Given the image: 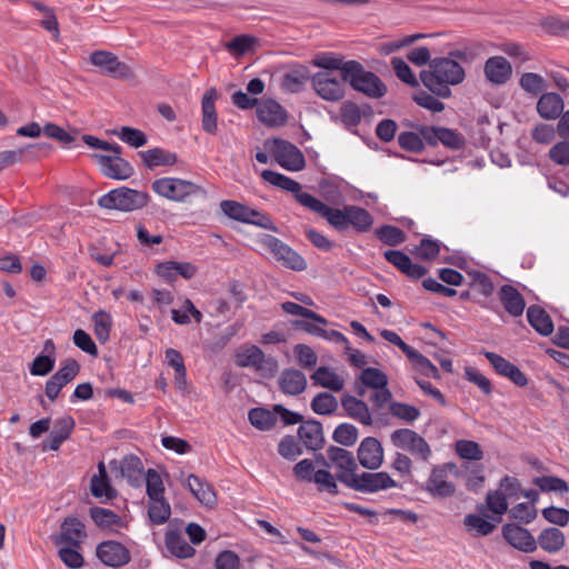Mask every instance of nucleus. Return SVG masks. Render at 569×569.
I'll list each match as a JSON object with an SVG mask.
<instances>
[{"label":"nucleus","instance_id":"a18cd8bd","mask_svg":"<svg viewBox=\"0 0 569 569\" xmlns=\"http://www.w3.org/2000/svg\"><path fill=\"white\" fill-rule=\"evenodd\" d=\"M442 247L443 243L441 241L430 236H425L420 243L415 246L410 252L418 260L432 261L439 256Z\"/></svg>","mask_w":569,"mask_h":569},{"label":"nucleus","instance_id":"864d4df0","mask_svg":"<svg viewBox=\"0 0 569 569\" xmlns=\"http://www.w3.org/2000/svg\"><path fill=\"white\" fill-rule=\"evenodd\" d=\"M389 412L392 417L407 423H413L421 416L417 407L399 401L390 402Z\"/></svg>","mask_w":569,"mask_h":569},{"label":"nucleus","instance_id":"13d9d810","mask_svg":"<svg viewBox=\"0 0 569 569\" xmlns=\"http://www.w3.org/2000/svg\"><path fill=\"white\" fill-rule=\"evenodd\" d=\"M332 439L341 446L351 447L358 440V429L351 423L342 422L333 430Z\"/></svg>","mask_w":569,"mask_h":569},{"label":"nucleus","instance_id":"72a5a7b5","mask_svg":"<svg viewBox=\"0 0 569 569\" xmlns=\"http://www.w3.org/2000/svg\"><path fill=\"white\" fill-rule=\"evenodd\" d=\"M499 299L505 310L512 317H520L526 308L522 295L511 284H503L499 290Z\"/></svg>","mask_w":569,"mask_h":569},{"label":"nucleus","instance_id":"39448f33","mask_svg":"<svg viewBox=\"0 0 569 569\" xmlns=\"http://www.w3.org/2000/svg\"><path fill=\"white\" fill-rule=\"evenodd\" d=\"M220 209L223 214L234 221L253 224L274 232L278 231V228L268 214L236 200H222Z\"/></svg>","mask_w":569,"mask_h":569},{"label":"nucleus","instance_id":"2f4dec72","mask_svg":"<svg viewBox=\"0 0 569 569\" xmlns=\"http://www.w3.org/2000/svg\"><path fill=\"white\" fill-rule=\"evenodd\" d=\"M258 119L267 126H282L287 121V112L280 103L269 99L257 108Z\"/></svg>","mask_w":569,"mask_h":569},{"label":"nucleus","instance_id":"f8f14e48","mask_svg":"<svg viewBox=\"0 0 569 569\" xmlns=\"http://www.w3.org/2000/svg\"><path fill=\"white\" fill-rule=\"evenodd\" d=\"M271 152L277 163L288 171H300L306 167V159L300 149L293 143L274 139Z\"/></svg>","mask_w":569,"mask_h":569},{"label":"nucleus","instance_id":"de8ad7c7","mask_svg":"<svg viewBox=\"0 0 569 569\" xmlns=\"http://www.w3.org/2000/svg\"><path fill=\"white\" fill-rule=\"evenodd\" d=\"M407 357L412 362L415 369L421 375L432 379H440L438 368L421 352L412 348Z\"/></svg>","mask_w":569,"mask_h":569},{"label":"nucleus","instance_id":"c756f323","mask_svg":"<svg viewBox=\"0 0 569 569\" xmlns=\"http://www.w3.org/2000/svg\"><path fill=\"white\" fill-rule=\"evenodd\" d=\"M341 406L349 418L362 423L363 426L372 425L373 420L371 412L363 400L349 393H343L341 396Z\"/></svg>","mask_w":569,"mask_h":569},{"label":"nucleus","instance_id":"9d476101","mask_svg":"<svg viewBox=\"0 0 569 569\" xmlns=\"http://www.w3.org/2000/svg\"><path fill=\"white\" fill-rule=\"evenodd\" d=\"M89 62L97 67L102 74L114 79H129L132 77L130 67L120 61L111 51L96 50L89 56Z\"/></svg>","mask_w":569,"mask_h":569},{"label":"nucleus","instance_id":"20e7f679","mask_svg":"<svg viewBox=\"0 0 569 569\" xmlns=\"http://www.w3.org/2000/svg\"><path fill=\"white\" fill-rule=\"evenodd\" d=\"M292 473L298 481L315 483L320 492L332 496L339 493L335 476L327 469H315L311 459H302L295 465Z\"/></svg>","mask_w":569,"mask_h":569},{"label":"nucleus","instance_id":"ea45409f","mask_svg":"<svg viewBox=\"0 0 569 569\" xmlns=\"http://www.w3.org/2000/svg\"><path fill=\"white\" fill-rule=\"evenodd\" d=\"M529 325L541 336L548 337L553 332L550 316L539 306H530L527 310Z\"/></svg>","mask_w":569,"mask_h":569},{"label":"nucleus","instance_id":"473e14b6","mask_svg":"<svg viewBox=\"0 0 569 569\" xmlns=\"http://www.w3.org/2000/svg\"><path fill=\"white\" fill-rule=\"evenodd\" d=\"M563 99L556 92L542 93L537 102L538 114L546 120L558 119L563 111Z\"/></svg>","mask_w":569,"mask_h":569},{"label":"nucleus","instance_id":"4be33fe9","mask_svg":"<svg viewBox=\"0 0 569 569\" xmlns=\"http://www.w3.org/2000/svg\"><path fill=\"white\" fill-rule=\"evenodd\" d=\"M359 463L370 470H377L383 462V448L375 437L365 438L357 451Z\"/></svg>","mask_w":569,"mask_h":569},{"label":"nucleus","instance_id":"4c0bfd02","mask_svg":"<svg viewBox=\"0 0 569 569\" xmlns=\"http://www.w3.org/2000/svg\"><path fill=\"white\" fill-rule=\"evenodd\" d=\"M309 80V71L305 67H298L284 72L280 80V88L288 93H298L302 91L306 82Z\"/></svg>","mask_w":569,"mask_h":569},{"label":"nucleus","instance_id":"6ab92c4d","mask_svg":"<svg viewBox=\"0 0 569 569\" xmlns=\"http://www.w3.org/2000/svg\"><path fill=\"white\" fill-rule=\"evenodd\" d=\"M480 353L486 357L498 375L508 378L518 387H526L528 385L527 376L502 356L487 350H482Z\"/></svg>","mask_w":569,"mask_h":569},{"label":"nucleus","instance_id":"052dcab7","mask_svg":"<svg viewBox=\"0 0 569 569\" xmlns=\"http://www.w3.org/2000/svg\"><path fill=\"white\" fill-rule=\"evenodd\" d=\"M533 483L543 492L566 493L569 491L567 481L556 476L537 477L533 479Z\"/></svg>","mask_w":569,"mask_h":569},{"label":"nucleus","instance_id":"e2e57ef3","mask_svg":"<svg viewBox=\"0 0 569 569\" xmlns=\"http://www.w3.org/2000/svg\"><path fill=\"white\" fill-rule=\"evenodd\" d=\"M281 309L288 313V315H292V316H301L306 319H310L317 323H320V325H328V320L318 315L317 312L308 309V308H305L296 302H292V301H286L281 305Z\"/></svg>","mask_w":569,"mask_h":569},{"label":"nucleus","instance_id":"bf43d9fd","mask_svg":"<svg viewBox=\"0 0 569 569\" xmlns=\"http://www.w3.org/2000/svg\"><path fill=\"white\" fill-rule=\"evenodd\" d=\"M89 513L99 528H111L120 522V517L110 509L91 507Z\"/></svg>","mask_w":569,"mask_h":569},{"label":"nucleus","instance_id":"0e129e2a","mask_svg":"<svg viewBox=\"0 0 569 569\" xmlns=\"http://www.w3.org/2000/svg\"><path fill=\"white\" fill-rule=\"evenodd\" d=\"M117 137L133 148L143 147L148 139L143 131L131 127H122L119 131H113Z\"/></svg>","mask_w":569,"mask_h":569},{"label":"nucleus","instance_id":"603ef678","mask_svg":"<svg viewBox=\"0 0 569 569\" xmlns=\"http://www.w3.org/2000/svg\"><path fill=\"white\" fill-rule=\"evenodd\" d=\"M250 423L259 430H270L276 425V416L266 408H252L248 413Z\"/></svg>","mask_w":569,"mask_h":569},{"label":"nucleus","instance_id":"4468645a","mask_svg":"<svg viewBox=\"0 0 569 569\" xmlns=\"http://www.w3.org/2000/svg\"><path fill=\"white\" fill-rule=\"evenodd\" d=\"M303 207L325 218L337 231L343 232L349 228L347 206L342 209L331 208L316 197H303Z\"/></svg>","mask_w":569,"mask_h":569},{"label":"nucleus","instance_id":"9b49d317","mask_svg":"<svg viewBox=\"0 0 569 569\" xmlns=\"http://www.w3.org/2000/svg\"><path fill=\"white\" fill-rule=\"evenodd\" d=\"M398 483L386 471L378 472H362L356 473L353 479H350L349 487L355 491L362 493H376L382 490L397 488Z\"/></svg>","mask_w":569,"mask_h":569},{"label":"nucleus","instance_id":"8fccbe9b","mask_svg":"<svg viewBox=\"0 0 569 569\" xmlns=\"http://www.w3.org/2000/svg\"><path fill=\"white\" fill-rule=\"evenodd\" d=\"M375 236L385 244L396 247L406 241V233L399 227L382 224L375 230Z\"/></svg>","mask_w":569,"mask_h":569},{"label":"nucleus","instance_id":"f03ea898","mask_svg":"<svg viewBox=\"0 0 569 569\" xmlns=\"http://www.w3.org/2000/svg\"><path fill=\"white\" fill-rule=\"evenodd\" d=\"M342 81L348 82L353 90L372 99L382 98L387 92V87L381 79L372 71L366 70L356 60L346 62Z\"/></svg>","mask_w":569,"mask_h":569},{"label":"nucleus","instance_id":"423d86ee","mask_svg":"<svg viewBox=\"0 0 569 569\" xmlns=\"http://www.w3.org/2000/svg\"><path fill=\"white\" fill-rule=\"evenodd\" d=\"M151 188L157 194L176 202H183L190 196L206 194V190L192 181L171 177L156 179Z\"/></svg>","mask_w":569,"mask_h":569},{"label":"nucleus","instance_id":"338daca9","mask_svg":"<svg viewBox=\"0 0 569 569\" xmlns=\"http://www.w3.org/2000/svg\"><path fill=\"white\" fill-rule=\"evenodd\" d=\"M520 87L528 93L537 96L546 88L545 79L535 72H525L519 80Z\"/></svg>","mask_w":569,"mask_h":569},{"label":"nucleus","instance_id":"f257e3e1","mask_svg":"<svg viewBox=\"0 0 569 569\" xmlns=\"http://www.w3.org/2000/svg\"><path fill=\"white\" fill-rule=\"evenodd\" d=\"M465 79V69L452 58H436L428 70L420 72L422 84L440 98H449L450 86L459 84Z\"/></svg>","mask_w":569,"mask_h":569},{"label":"nucleus","instance_id":"c03bdc74","mask_svg":"<svg viewBox=\"0 0 569 569\" xmlns=\"http://www.w3.org/2000/svg\"><path fill=\"white\" fill-rule=\"evenodd\" d=\"M311 379L313 385L321 386L335 392L341 391L345 386L343 379L325 366L317 368L311 375Z\"/></svg>","mask_w":569,"mask_h":569},{"label":"nucleus","instance_id":"3c124183","mask_svg":"<svg viewBox=\"0 0 569 569\" xmlns=\"http://www.w3.org/2000/svg\"><path fill=\"white\" fill-rule=\"evenodd\" d=\"M471 280L469 282V287L476 293L482 296L483 298H489L492 296L495 291V286L490 277L481 271L473 270L468 272Z\"/></svg>","mask_w":569,"mask_h":569},{"label":"nucleus","instance_id":"4d7b16f0","mask_svg":"<svg viewBox=\"0 0 569 569\" xmlns=\"http://www.w3.org/2000/svg\"><path fill=\"white\" fill-rule=\"evenodd\" d=\"M359 380L365 387L371 389H383L388 386L387 375L372 367L365 368L359 376Z\"/></svg>","mask_w":569,"mask_h":569},{"label":"nucleus","instance_id":"69168bd1","mask_svg":"<svg viewBox=\"0 0 569 569\" xmlns=\"http://www.w3.org/2000/svg\"><path fill=\"white\" fill-rule=\"evenodd\" d=\"M80 549L71 545H64L59 549L58 556L68 568L79 569L84 563L83 556L79 551Z\"/></svg>","mask_w":569,"mask_h":569},{"label":"nucleus","instance_id":"2eb2a0df","mask_svg":"<svg viewBox=\"0 0 569 569\" xmlns=\"http://www.w3.org/2000/svg\"><path fill=\"white\" fill-rule=\"evenodd\" d=\"M455 467L453 463H445L433 466L428 480L426 481L425 491L436 498H449L456 492V486L447 480L448 470Z\"/></svg>","mask_w":569,"mask_h":569},{"label":"nucleus","instance_id":"393cba45","mask_svg":"<svg viewBox=\"0 0 569 569\" xmlns=\"http://www.w3.org/2000/svg\"><path fill=\"white\" fill-rule=\"evenodd\" d=\"M217 99L218 92L216 88L207 89L201 99V127L209 134H216L218 130Z\"/></svg>","mask_w":569,"mask_h":569},{"label":"nucleus","instance_id":"a878e982","mask_svg":"<svg viewBox=\"0 0 569 569\" xmlns=\"http://www.w3.org/2000/svg\"><path fill=\"white\" fill-rule=\"evenodd\" d=\"M261 178L270 183L271 186H274L277 188H280L282 190L289 191L293 194L295 199L303 206V197H313L312 194L305 192L302 190V187L299 182L291 179L290 177H287L282 173L276 172L273 170H263L261 172Z\"/></svg>","mask_w":569,"mask_h":569},{"label":"nucleus","instance_id":"b1692460","mask_svg":"<svg viewBox=\"0 0 569 569\" xmlns=\"http://www.w3.org/2000/svg\"><path fill=\"white\" fill-rule=\"evenodd\" d=\"M502 536L513 548L523 552H533L537 542L530 531L519 525L506 523L502 527Z\"/></svg>","mask_w":569,"mask_h":569},{"label":"nucleus","instance_id":"f704fd0d","mask_svg":"<svg viewBox=\"0 0 569 569\" xmlns=\"http://www.w3.org/2000/svg\"><path fill=\"white\" fill-rule=\"evenodd\" d=\"M90 491L96 498L112 500L117 497V490L111 486L103 461L98 463V473L90 480Z\"/></svg>","mask_w":569,"mask_h":569},{"label":"nucleus","instance_id":"58836bf2","mask_svg":"<svg viewBox=\"0 0 569 569\" xmlns=\"http://www.w3.org/2000/svg\"><path fill=\"white\" fill-rule=\"evenodd\" d=\"M120 472L131 487H139L143 478V463L134 455L124 456L120 462Z\"/></svg>","mask_w":569,"mask_h":569},{"label":"nucleus","instance_id":"dca6fc26","mask_svg":"<svg viewBox=\"0 0 569 569\" xmlns=\"http://www.w3.org/2000/svg\"><path fill=\"white\" fill-rule=\"evenodd\" d=\"M345 81L332 77L327 71L316 72L311 83L317 94L326 101L336 102L345 97Z\"/></svg>","mask_w":569,"mask_h":569},{"label":"nucleus","instance_id":"5fc2aeb1","mask_svg":"<svg viewBox=\"0 0 569 569\" xmlns=\"http://www.w3.org/2000/svg\"><path fill=\"white\" fill-rule=\"evenodd\" d=\"M94 335L100 342H106L110 337L112 318L104 310H98L92 315Z\"/></svg>","mask_w":569,"mask_h":569},{"label":"nucleus","instance_id":"412c9836","mask_svg":"<svg viewBox=\"0 0 569 569\" xmlns=\"http://www.w3.org/2000/svg\"><path fill=\"white\" fill-rule=\"evenodd\" d=\"M96 553L101 562L113 568L124 566L130 561L129 550L122 543L113 540L100 542Z\"/></svg>","mask_w":569,"mask_h":569},{"label":"nucleus","instance_id":"7ed1b4c3","mask_svg":"<svg viewBox=\"0 0 569 569\" xmlns=\"http://www.w3.org/2000/svg\"><path fill=\"white\" fill-rule=\"evenodd\" d=\"M149 199L150 197L146 191L119 187L101 196L98 199V204L109 210L130 212L146 207Z\"/></svg>","mask_w":569,"mask_h":569},{"label":"nucleus","instance_id":"a211bd4d","mask_svg":"<svg viewBox=\"0 0 569 569\" xmlns=\"http://www.w3.org/2000/svg\"><path fill=\"white\" fill-rule=\"evenodd\" d=\"M87 538L86 526L77 517H66L60 526V532L52 537L56 546L71 545L81 548Z\"/></svg>","mask_w":569,"mask_h":569},{"label":"nucleus","instance_id":"cd10ccee","mask_svg":"<svg viewBox=\"0 0 569 569\" xmlns=\"http://www.w3.org/2000/svg\"><path fill=\"white\" fill-rule=\"evenodd\" d=\"M76 426V421L71 416H64L58 419L54 423V429L48 437V440L43 443L42 450L57 451L61 445L69 439Z\"/></svg>","mask_w":569,"mask_h":569},{"label":"nucleus","instance_id":"c9c22d12","mask_svg":"<svg viewBox=\"0 0 569 569\" xmlns=\"http://www.w3.org/2000/svg\"><path fill=\"white\" fill-rule=\"evenodd\" d=\"M279 387L286 395H300L307 387L306 376L298 369H286L279 377Z\"/></svg>","mask_w":569,"mask_h":569},{"label":"nucleus","instance_id":"49530a36","mask_svg":"<svg viewBox=\"0 0 569 569\" xmlns=\"http://www.w3.org/2000/svg\"><path fill=\"white\" fill-rule=\"evenodd\" d=\"M171 516V507L168 500L162 498L149 499L148 517L152 525H163Z\"/></svg>","mask_w":569,"mask_h":569},{"label":"nucleus","instance_id":"774afa93","mask_svg":"<svg viewBox=\"0 0 569 569\" xmlns=\"http://www.w3.org/2000/svg\"><path fill=\"white\" fill-rule=\"evenodd\" d=\"M279 455L290 461L302 455V449L293 436H284L278 445Z\"/></svg>","mask_w":569,"mask_h":569},{"label":"nucleus","instance_id":"aec40b11","mask_svg":"<svg viewBox=\"0 0 569 569\" xmlns=\"http://www.w3.org/2000/svg\"><path fill=\"white\" fill-rule=\"evenodd\" d=\"M94 158L100 166L101 172L110 179L126 180L133 174L132 166L121 158L120 154H94Z\"/></svg>","mask_w":569,"mask_h":569},{"label":"nucleus","instance_id":"bb28decb","mask_svg":"<svg viewBox=\"0 0 569 569\" xmlns=\"http://www.w3.org/2000/svg\"><path fill=\"white\" fill-rule=\"evenodd\" d=\"M298 437L308 450L316 451L325 445L322 425L315 419L301 422L298 428Z\"/></svg>","mask_w":569,"mask_h":569},{"label":"nucleus","instance_id":"f3484780","mask_svg":"<svg viewBox=\"0 0 569 569\" xmlns=\"http://www.w3.org/2000/svg\"><path fill=\"white\" fill-rule=\"evenodd\" d=\"M51 151L49 143H31L16 150H6L0 152V171L12 164L22 161H34L43 154Z\"/></svg>","mask_w":569,"mask_h":569},{"label":"nucleus","instance_id":"5701e85b","mask_svg":"<svg viewBox=\"0 0 569 569\" xmlns=\"http://www.w3.org/2000/svg\"><path fill=\"white\" fill-rule=\"evenodd\" d=\"M383 258L401 273L415 280L422 278L428 272L426 267L412 262L411 258L400 250H387L383 252Z\"/></svg>","mask_w":569,"mask_h":569},{"label":"nucleus","instance_id":"a19ab883","mask_svg":"<svg viewBox=\"0 0 569 569\" xmlns=\"http://www.w3.org/2000/svg\"><path fill=\"white\" fill-rule=\"evenodd\" d=\"M536 542L545 551L549 553H557L563 548L566 543V537L560 529L550 527L543 529L539 533Z\"/></svg>","mask_w":569,"mask_h":569},{"label":"nucleus","instance_id":"6e6d98bb","mask_svg":"<svg viewBox=\"0 0 569 569\" xmlns=\"http://www.w3.org/2000/svg\"><path fill=\"white\" fill-rule=\"evenodd\" d=\"M456 453L463 460L479 461L483 458V451L478 442L473 440H457L455 443Z\"/></svg>","mask_w":569,"mask_h":569},{"label":"nucleus","instance_id":"ddd939ff","mask_svg":"<svg viewBox=\"0 0 569 569\" xmlns=\"http://www.w3.org/2000/svg\"><path fill=\"white\" fill-rule=\"evenodd\" d=\"M327 456L330 467L332 466L337 469L336 481L339 480L349 487L350 479L355 478L358 468L353 455L343 448L330 446L327 449Z\"/></svg>","mask_w":569,"mask_h":569},{"label":"nucleus","instance_id":"6e6552de","mask_svg":"<svg viewBox=\"0 0 569 569\" xmlns=\"http://www.w3.org/2000/svg\"><path fill=\"white\" fill-rule=\"evenodd\" d=\"M260 243L284 268L295 271H302L307 268L306 260L279 238L271 234H263L260 238Z\"/></svg>","mask_w":569,"mask_h":569},{"label":"nucleus","instance_id":"c85d7f7f","mask_svg":"<svg viewBox=\"0 0 569 569\" xmlns=\"http://www.w3.org/2000/svg\"><path fill=\"white\" fill-rule=\"evenodd\" d=\"M164 543L168 552L179 559L194 556L196 549L189 545L178 528H168L164 533Z\"/></svg>","mask_w":569,"mask_h":569},{"label":"nucleus","instance_id":"e433bc0d","mask_svg":"<svg viewBox=\"0 0 569 569\" xmlns=\"http://www.w3.org/2000/svg\"><path fill=\"white\" fill-rule=\"evenodd\" d=\"M187 487L193 497L207 507H213L217 503V496L212 486L196 475H189Z\"/></svg>","mask_w":569,"mask_h":569},{"label":"nucleus","instance_id":"37998d69","mask_svg":"<svg viewBox=\"0 0 569 569\" xmlns=\"http://www.w3.org/2000/svg\"><path fill=\"white\" fill-rule=\"evenodd\" d=\"M347 212L349 227H352L357 232L363 233L371 229L373 217L368 210L355 204H347Z\"/></svg>","mask_w":569,"mask_h":569},{"label":"nucleus","instance_id":"680f3d73","mask_svg":"<svg viewBox=\"0 0 569 569\" xmlns=\"http://www.w3.org/2000/svg\"><path fill=\"white\" fill-rule=\"evenodd\" d=\"M146 492L149 499L164 497V486L161 476L156 469H148L146 475Z\"/></svg>","mask_w":569,"mask_h":569},{"label":"nucleus","instance_id":"1a4fd4ad","mask_svg":"<svg viewBox=\"0 0 569 569\" xmlns=\"http://www.w3.org/2000/svg\"><path fill=\"white\" fill-rule=\"evenodd\" d=\"M236 363L241 368H253L264 376H273L278 369L276 359L266 358L263 351L254 345L243 346L236 352Z\"/></svg>","mask_w":569,"mask_h":569},{"label":"nucleus","instance_id":"7c9ffc66","mask_svg":"<svg viewBox=\"0 0 569 569\" xmlns=\"http://www.w3.org/2000/svg\"><path fill=\"white\" fill-rule=\"evenodd\" d=\"M512 73L509 61L500 56L490 57L485 63V74L487 79L496 84L506 83Z\"/></svg>","mask_w":569,"mask_h":569},{"label":"nucleus","instance_id":"79ce46f5","mask_svg":"<svg viewBox=\"0 0 569 569\" xmlns=\"http://www.w3.org/2000/svg\"><path fill=\"white\" fill-rule=\"evenodd\" d=\"M139 156L142 158L144 166L149 169L160 166H173L178 161V157L174 152L167 151L162 148L140 151Z\"/></svg>","mask_w":569,"mask_h":569},{"label":"nucleus","instance_id":"0eeeda50","mask_svg":"<svg viewBox=\"0 0 569 569\" xmlns=\"http://www.w3.org/2000/svg\"><path fill=\"white\" fill-rule=\"evenodd\" d=\"M390 441L399 450L410 452L416 459L428 462L432 457V450L427 440L417 431L409 428H400L391 432Z\"/></svg>","mask_w":569,"mask_h":569},{"label":"nucleus","instance_id":"09e8293b","mask_svg":"<svg viewBox=\"0 0 569 569\" xmlns=\"http://www.w3.org/2000/svg\"><path fill=\"white\" fill-rule=\"evenodd\" d=\"M338 400L330 392H319L311 400L310 407L317 415H332L338 409Z\"/></svg>","mask_w":569,"mask_h":569}]
</instances>
